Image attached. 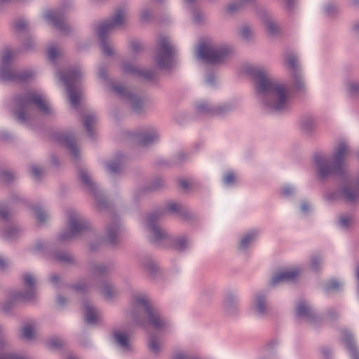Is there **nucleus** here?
<instances>
[{
    "instance_id": "f257e3e1",
    "label": "nucleus",
    "mask_w": 359,
    "mask_h": 359,
    "mask_svg": "<svg viewBox=\"0 0 359 359\" xmlns=\"http://www.w3.org/2000/svg\"><path fill=\"white\" fill-rule=\"evenodd\" d=\"M245 72L253 78L256 90L266 110L284 112L289 109L292 96L286 84L271 77L268 69L263 65H246Z\"/></svg>"
},
{
    "instance_id": "f03ea898",
    "label": "nucleus",
    "mask_w": 359,
    "mask_h": 359,
    "mask_svg": "<svg viewBox=\"0 0 359 359\" xmlns=\"http://www.w3.org/2000/svg\"><path fill=\"white\" fill-rule=\"evenodd\" d=\"M126 316L129 320L144 328L161 329L168 325L158 309L142 293H137L133 296Z\"/></svg>"
},
{
    "instance_id": "7ed1b4c3",
    "label": "nucleus",
    "mask_w": 359,
    "mask_h": 359,
    "mask_svg": "<svg viewBox=\"0 0 359 359\" xmlns=\"http://www.w3.org/2000/svg\"><path fill=\"white\" fill-rule=\"evenodd\" d=\"M351 154L350 147L345 141L339 142L334 149L332 156L317 154L314 163L320 177L327 176L339 170Z\"/></svg>"
},
{
    "instance_id": "20e7f679",
    "label": "nucleus",
    "mask_w": 359,
    "mask_h": 359,
    "mask_svg": "<svg viewBox=\"0 0 359 359\" xmlns=\"http://www.w3.org/2000/svg\"><path fill=\"white\" fill-rule=\"evenodd\" d=\"M36 107L44 114L51 111V107L46 99L41 93L32 91L16 100L15 109L16 119L20 123L27 122L29 118L34 116Z\"/></svg>"
},
{
    "instance_id": "39448f33",
    "label": "nucleus",
    "mask_w": 359,
    "mask_h": 359,
    "mask_svg": "<svg viewBox=\"0 0 359 359\" xmlns=\"http://www.w3.org/2000/svg\"><path fill=\"white\" fill-rule=\"evenodd\" d=\"M231 50L227 47H219L210 40L199 43L196 50V56L208 63H219L230 54Z\"/></svg>"
},
{
    "instance_id": "423d86ee",
    "label": "nucleus",
    "mask_w": 359,
    "mask_h": 359,
    "mask_svg": "<svg viewBox=\"0 0 359 359\" xmlns=\"http://www.w3.org/2000/svg\"><path fill=\"white\" fill-rule=\"evenodd\" d=\"M127 21V13L123 9L116 11L114 17L109 21L100 24L97 28V35L102 40L100 46L103 53L106 55H111L114 53L111 43L104 40L105 35L111 30L120 27Z\"/></svg>"
},
{
    "instance_id": "0eeeda50",
    "label": "nucleus",
    "mask_w": 359,
    "mask_h": 359,
    "mask_svg": "<svg viewBox=\"0 0 359 359\" xmlns=\"http://www.w3.org/2000/svg\"><path fill=\"white\" fill-rule=\"evenodd\" d=\"M82 72L79 68L70 69L64 75L59 74V79L67 88L69 100L71 104L76 107L81 100V93L76 86L82 77Z\"/></svg>"
},
{
    "instance_id": "6e6552de",
    "label": "nucleus",
    "mask_w": 359,
    "mask_h": 359,
    "mask_svg": "<svg viewBox=\"0 0 359 359\" xmlns=\"http://www.w3.org/2000/svg\"><path fill=\"white\" fill-rule=\"evenodd\" d=\"M67 229L60 235L59 239L67 241L81 233L88 227L86 220L74 210H69L67 212Z\"/></svg>"
},
{
    "instance_id": "1a4fd4ad",
    "label": "nucleus",
    "mask_w": 359,
    "mask_h": 359,
    "mask_svg": "<svg viewBox=\"0 0 359 359\" xmlns=\"http://www.w3.org/2000/svg\"><path fill=\"white\" fill-rule=\"evenodd\" d=\"M175 48L166 36H161L159 39L155 62L159 67H168L174 60Z\"/></svg>"
},
{
    "instance_id": "9d476101",
    "label": "nucleus",
    "mask_w": 359,
    "mask_h": 359,
    "mask_svg": "<svg viewBox=\"0 0 359 359\" xmlns=\"http://www.w3.org/2000/svg\"><path fill=\"white\" fill-rule=\"evenodd\" d=\"M161 218V214L150 215L144 221V227L149 233L151 241L157 245H161L169 240L168 233L162 229L157 221Z\"/></svg>"
},
{
    "instance_id": "9b49d317",
    "label": "nucleus",
    "mask_w": 359,
    "mask_h": 359,
    "mask_svg": "<svg viewBox=\"0 0 359 359\" xmlns=\"http://www.w3.org/2000/svg\"><path fill=\"white\" fill-rule=\"evenodd\" d=\"M22 280L25 287V291L15 296V299L20 301L27 302L34 300L37 297L36 285L37 278L31 273H26L22 276Z\"/></svg>"
},
{
    "instance_id": "f8f14e48",
    "label": "nucleus",
    "mask_w": 359,
    "mask_h": 359,
    "mask_svg": "<svg viewBox=\"0 0 359 359\" xmlns=\"http://www.w3.org/2000/svg\"><path fill=\"white\" fill-rule=\"evenodd\" d=\"M251 312L257 317H264L269 311V304L266 295L259 292L255 295L251 303Z\"/></svg>"
},
{
    "instance_id": "ddd939ff",
    "label": "nucleus",
    "mask_w": 359,
    "mask_h": 359,
    "mask_svg": "<svg viewBox=\"0 0 359 359\" xmlns=\"http://www.w3.org/2000/svg\"><path fill=\"white\" fill-rule=\"evenodd\" d=\"M116 93L126 98L129 102L133 111L140 113L143 109L144 102L140 97L129 93L124 87L116 86L114 88Z\"/></svg>"
},
{
    "instance_id": "4468645a",
    "label": "nucleus",
    "mask_w": 359,
    "mask_h": 359,
    "mask_svg": "<svg viewBox=\"0 0 359 359\" xmlns=\"http://www.w3.org/2000/svg\"><path fill=\"white\" fill-rule=\"evenodd\" d=\"M301 272L302 271L299 268H291L278 271L273 275L271 284L276 285L281 283L294 280Z\"/></svg>"
},
{
    "instance_id": "2eb2a0df",
    "label": "nucleus",
    "mask_w": 359,
    "mask_h": 359,
    "mask_svg": "<svg viewBox=\"0 0 359 359\" xmlns=\"http://www.w3.org/2000/svg\"><path fill=\"white\" fill-rule=\"evenodd\" d=\"M197 109L198 112L201 114L211 116H221L231 111L233 107L229 104H224L215 108H212L208 102L204 101L198 104Z\"/></svg>"
},
{
    "instance_id": "dca6fc26",
    "label": "nucleus",
    "mask_w": 359,
    "mask_h": 359,
    "mask_svg": "<svg viewBox=\"0 0 359 359\" xmlns=\"http://www.w3.org/2000/svg\"><path fill=\"white\" fill-rule=\"evenodd\" d=\"M83 309L84 318L87 323L95 325L101 321V313L90 302L85 303Z\"/></svg>"
},
{
    "instance_id": "f3484780",
    "label": "nucleus",
    "mask_w": 359,
    "mask_h": 359,
    "mask_svg": "<svg viewBox=\"0 0 359 359\" xmlns=\"http://www.w3.org/2000/svg\"><path fill=\"white\" fill-rule=\"evenodd\" d=\"M158 139V131L154 128H145L137 135V141L142 145H148Z\"/></svg>"
},
{
    "instance_id": "a211bd4d",
    "label": "nucleus",
    "mask_w": 359,
    "mask_h": 359,
    "mask_svg": "<svg viewBox=\"0 0 359 359\" xmlns=\"http://www.w3.org/2000/svg\"><path fill=\"white\" fill-rule=\"evenodd\" d=\"M296 315L298 318L311 322L313 318V313L311 307L304 302H299L296 307Z\"/></svg>"
},
{
    "instance_id": "6ab92c4d",
    "label": "nucleus",
    "mask_w": 359,
    "mask_h": 359,
    "mask_svg": "<svg viewBox=\"0 0 359 359\" xmlns=\"http://www.w3.org/2000/svg\"><path fill=\"white\" fill-rule=\"evenodd\" d=\"M122 71L126 74H131L135 76H142L147 79H151L153 75L152 72H144L137 66L129 63L123 64Z\"/></svg>"
},
{
    "instance_id": "aec40b11",
    "label": "nucleus",
    "mask_w": 359,
    "mask_h": 359,
    "mask_svg": "<svg viewBox=\"0 0 359 359\" xmlns=\"http://www.w3.org/2000/svg\"><path fill=\"white\" fill-rule=\"evenodd\" d=\"M113 337L116 344L123 350L130 349V341L128 334L123 331L116 330L113 333Z\"/></svg>"
},
{
    "instance_id": "412c9836",
    "label": "nucleus",
    "mask_w": 359,
    "mask_h": 359,
    "mask_svg": "<svg viewBox=\"0 0 359 359\" xmlns=\"http://www.w3.org/2000/svg\"><path fill=\"white\" fill-rule=\"evenodd\" d=\"M341 197L346 203H355L359 200V191L350 187H345L341 190Z\"/></svg>"
},
{
    "instance_id": "4be33fe9",
    "label": "nucleus",
    "mask_w": 359,
    "mask_h": 359,
    "mask_svg": "<svg viewBox=\"0 0 359 359\" xmlns=\"http://www.w3.org/2000/svg\"><path fill=\"white\" fill-rule=\"evenodd\" d=\"M258 231L257 230H250L245 233L241 238L239 243V248L245 250L250 247L257 239Z\"/></svg>"
},
{
    "instance_id": "5701e85b",
    "label": "nucleus",
    "mask_w": 359,
    "mask_h": 359,
    "mask_svg": "<svg viewBox=\"0 0 359 359\" xmlns=\"http://www.w3.org/2000/svg\"><path fill=\"white\" fill-rule=\"evenodd\" d=\"M343 340L347 347H348L351 355L353 359H359V353H358L355 345L354 341L352 338V335L350 332L345 330L343 332Z\"/></svg>"
},
{
    "instance_id": "b1692460",
    "label": "nucleus",
    "mask_w": 359,
    "mask_h": 359,
    "mask_svg": "<svg viewBox=\"0 0 359 359\" xmlns=\"http://www.w3.org/2000/svg\"><path fill=\"white\" fill-rule=\"evenodd\" d=\"M121 229L118 224H112L107 227L106 236L109 243H114L119 237Z\"/></svg>"
},
{
    "instance_id": "393cba45",
    "label": "nucleus",
    "mask_w": 359,
    "mask_h": 359,
    "mask_svg": "<svg viewBox=\"0 0 359 359\" xmlns=\"http://www.w3.org/2000/svg\"><path fill=\"white\" fill-rule=\"evenodd\" d=\"M266 32L270 36H277L280 32L278 23L271 18H266L264 21Z\"/></svg>"
},
{
    "instance_id": "a878e982",
    "label": "nucleus",
    "mask_w": 359,
    "mask_h": 359,
    "mask_svg": "<svg viewBox=\"0 0 359 359\" xmlns=\"http://www.w3.org/2000/svg\"><path fill=\"white\" fill-rule=\"evenodd\" d=\"M100 291L106 299H111L118 294V291L109 283H104L100 287Z\"/></svg>"
},
{
    "instance_id": "bb28decb",
    "label": "nucleus",
    "mask_w": 359,
    "mask_h": 359,
    "mask_svg": "<svg viewBox=\"0 0 359 359\" xmlns=\"http://www.w3.org/2000/svg\"><path fill=\"white\" fill-rule=\"evenodd\" d=\"M45 19L50 23L57 27L60 29H63L65 26L64 20L53 11L47 12L44 15Z\"/></svg>"
},
{
    "instance_id": "cd10ccee",
    "label": "nucleus",
    "mask_w": 359,
    "mask_h": 359,
    "mask_svg": "<svg viewBox=\"0 0 359 359\" xmlns=\"http://www.w3.org/2000/svg\"><path fill=\"white\" fill-rule=\"evenodd\" d=\"M291 82L292 88L297 90L304 89L305 86L304 81L299 72L291 73Z\"/></svg>"
},
{
    "instance_id": "c85d7f7f",
    "label": "nucleus",
    "mask_w": 359,
    "mask_h": 359,
    "mask_svg": "<svg viewBox=\"0 0 359 359\" xmlns=\"http://www.w3.org/2000/svg\"><path fill=\"white\" fill-rule=\"evenodd\" d=\"M285 65L292 71V72H299L297 57L292 53L285 55Z\"/></svg>"
},
{
    "instance_id": "c756f323",
    "label": "nucleus",
    "mask_w": 359,
    "mask_h": 359,
    "mask_svg": "<svg viewBox=\"0 0 359 359\" xmlns=\"http://www.w3.org/2000/svg\"><path fill=\"white\" fill-rule=\"evenodd\" d=\"M353 224L354 219L351 215H342L339 218L338 225L342 229H347L351 227Z\"/></svg>"
},
{
    "instance_id": "7c9ffc66",
    "label": "nucleus",
    "mask_w": 359,
    "mask_h": 359,
    "mask_svg": "<svg viewBox=\"0 0 359 359\" xmlns=\"http://www.w3.org/2000/svg\"><path fill=\"white\" fill-rule=\"evenodd\" d=\"M83 122L86 130L90 135L96 122L95 116L91 113L86 114L83 117Z\"/></svg>"
},
{
    "instance_id": "2f4dec72",
    "label": "nucleus",
    "mask_w": 359,
    "mask_h": 359,
    "mask_svg": "<svg viewBox=\"0 0 359 359\" xmlns=\"http://www.w3.org/2000/svg\"><path fill=\"white\" fill-rule=\"evenodd\" d=\"M36 332L35 325L32 324H27L22 329V337L27 340L32 339Z\"/></svg>"
},
{
    "instance_id": "473e14b6",
    "label": "nucleus",
    "mask_w": 359,
    "mask_h": 359,
    "mask_svg": "<svg viewBox=\"0 0 359 359\" xmlns=\"http://www.w3.org/2000/svg\"><path fill=\"white\" fill-rule=\"evenodd\" d=\"M302 128L306 132L311 131L316 126V121L311 117H305L302 120Z\"/></svg>"
},
{
    "instance_id": "72a5a7b5",
    "label": "nucleus",
    "mask_w": 359,
    "mask_h": 359,
    "mask_svg": "<svg viewBox=\"0 0 359 359\" xmlns=\"http://www.w3.org/2000/svg\"><path fill=\"white\" fill-rule=\"evenodd\" d=\"M80 180L86 188H91L93 182L88 172L86 170H81L79 172Z\"/></svg>"
},
{
    "instance_id": "f704fd0d",
    "label": "nucleus",
    "mask_w": 359,
    "mask_h": 359,
    "mask_svg": "<svg viewBox=\"0 0 359 359\" xmlns=\"http://www.w3.org/2000/svg\"><path fill=\"white\" fill-rule=\"evenodd\" d=\"M240 36L243 39L249 41L253 38L254 32L250 27L248 25H245L243 26L240 29Z\"/></svg>"
},
{
    "instance_id": "c9c22d12",
    "label": "nucleus",
    "mask_w": 359,
    "mask_h": 359,
    "mask_svg": "<svg viewBox=\"0 0 359 359\" xmlns=\"http://www.w3.org/2000/svg\"><path fill=\"white\" fill-rule=\"evenodd\" d=\"M64 142L67 144L68 149L72 151L74 157H77L79 155V150L74 144V140L70 137H65Z\"/></svg>"
},
{
    "instance_id": "e433bc0d",
    "label": "nucleus",
    "mask_w": 359,
    "mask_h": 359,
    "mask_svg": "<svg viewBox=\"0 0 359 359\" xmlns=\"http://www.w3.org/2000/svg\"><path fill=\"white\" fill-rule=\"evenodd\" d=\"M347 90L351 95H359V81H350L347 83Z\"/></svg>"
},
{
    "instance_id": "4c0bfd02",
    "label": "nucleus",
    "mask_w": 359,
    "mask_h": 359,
    "mask_svg": "<svg viewBox=\"0 0 359 359\" xmlns=\"http://www.w3.org/2000/svg\"><path fill=\"white\" fill-rule=\"evenodd\" d=\"M61 53V50L57 47L50 46L48 50V57L50 61L54 62Z\"/></svg>"
},
{
    "instance_id": "58836bf2",
    "label": "nucleus",
    "mask_w": 359,
    "mask_h": 359,
    "mask_svg": "<svg viewBox=\"0 0 359 359\" xmlns=\"http://www.w3.org/2000/svg\"><path fill=\"white\" fill-rule=\"evenodd\" d=\"M34 216L37 221L40 223L46 222L48 217V215L45 212V210L40 208H36L34 209Z\"/></svg>"
},
{
    "instance_id": "ea45409f",
    "label": "nucleus",
    "mask_w": 359,
    "mask_h": 359,
    "mask_svg": "<svg viewBox=\"0 0 359 359\" xmlns=\"http://www.w3.org/2000/svg\"><path fill=\"white\" fill-rule=\"evenodd\" d=\"M254 1L255 0H239L238 2L237 3L229 4L227 7V10L231 13L238 9V8Z\"/></svg>"
},
{
    "instance_id": "a19ab883",
    "label": "nucleus",
    "mask_w": 359,
    "mask_h": 359,
    "mask_svg": "<svg viewBox=\"0 0 359 359\" xmlns=\"http://www.w3.org/2000/svg\"><path fill=\"white\" fill-rule=\"evenodd\" d=\"M161 346V344L154 339H151L148 343L149 351L154 354H157L160 352Z\"/></svg>"
},
{
    "instance_id": "79ce46f5",
    "label": "nucleus",
    "mask_w": 359,
    "mask_h": 359,
    "mask_svg": "<svg viewBox=\"0 0 359 359\" xmlns=\"http://www.w3.org/2000/svg\"><path fill=\"white\" fill-rule=\"evenodd\" d=\"M188 246V241L184 237L178 238L175 241V248L177 250H183Z\"/></svg>"
},
{
    "instance_id": "37998d69",
    "label": "nucleus",
    "mask_w": 359,
    "mask_h": 359,
    "mask_svg": "<svg viewBox=\"0 0 359 359\" xmlns=\"http://www.w3.org/2000/svg\"><path fill=\"white\" fill-rule=\"evenodd\" d=\"M0 359H27V358L20 353L7 352L0 356Z\"/></svg>"
},
{
    "instance_id": "c03bdc74",
    "label": "nucleus",
    "mask_w": 359,
    "mask_h": 359,
    "mask_svg": "<svg viewBox=\"0 0 359 359\" xmlns=\"http://www.w3.org/2000/svg\"><path fill=\"white\" fill-rule=\"evenodd\" d=\"M120 168V163L116 161L109 162L106 165V170L111 173L118 172Z\"/></svg>"
},
{
    "instance_id": "a18cd8bd",
    "label": "nucleus",
    "mask_w": 359,
    "mask_h": 359,
    "mask_svg": "<svg viewBox=\"0 0 359 359\" xmlns=\"http://www.w3.org/2000/svg\"><path fill=\"white\" fill-rule=\"evenodd\" d=\"M144 271L151 276H154L157 271V267L154 263H149L144 266Z\"/></svg>"
},
{
    "instance_id": "49530a36",
    "label": "nucleus",
    "mask_w": 359,
    "mask_h": 359,
    "mask_svg": "<svg viewBox=\"0 0 359 359\" xmlns=\"http://www.w3.org/2000/svg\"><path fill=\"white\" fill-rule=\"evenodd\" d=\"M320 264H321V259L319 256L315 255L311 257V269L313 271H317L319 269Z\"/></svg>"
},
{
    "instance_id": "de8ad7c7",
    "label": "nucleus",
    "mask_w": 359,
    "mask_h": 359,
    "mask_svg": "<svg viewBox=\"0 0 359 359\" xmlns=\"http://www.w3.org/2000/svg\"><path fill=\"white\" fill-rule=\"evenodd\" d=\"M341 283L336 280H330L326 285L327 290H338L341 287Z\"/></svg>"
},
{
    "instance_id": "09e8293b",
    "label": "nucleus",
    "mask_w": 359,
    "mask_h": 359,
    "mask_svg": "<svg viewBox=\"0 0 359 359\" xmlns=\"http://www.w3.org/2000/svg\"><path fill=\"white\" fill-rule=\"evenodd\" d=\"M151 13L147 8H144L140 13V18L142 21H148L151 18Z\"/></svg>"
},
{
    "instance_id": "8fccbe9b",
    "label": "nucleus",
    "mask_w": 359,
    "mask_h": 359,
    "mask_svg": "<svg viewBox=\"0 0 359 359\" xmlns=\"http://www.w3.org/2000/svg\"><path fill=\"white\" fill-rule=\"evenodd\" d=\"M18 232V229L17 228L12 227L4 232V236L7 239H11L13 238L17 234Z\"/></svg>"
},
{
    "instance_id": "3c124183",
    "label": "nucleus",
    "mask_w": 359,
    "mask_h": 359,
    "mask_svg": "<svg viewBox=\"0 0 359 359\" xmlns=\"http://www.w3.org/2000/svg\"><path fill=\"white\" fill-rule=\"evenodd\" d=\"M235 175L231 172H227L224 177V181L226 184H231L235 182Z\"/></svg>"
},
{
    "instance_id": "603ef678",
    "label": "nucleus",
    "mask_w": 359,
    "mask_h": 359,
    "mask_svg": "<svg viewBox=\"0 0 359 359\" xmlns=\"http://www.w3.org/2000/svg\"><path fill=\"white\" fill-rule=\"evenodd\" d=\"M42 172H43L42 169L36 165H33L31 168L32 175L33 176V177H34L36 179L39 178L41 176V175L42 174Z\"/></svg>"
},
{
    "instance_id": "864d4df0",
    "label": "nucleus",
    "mask_w": 359,
    "mask_h": 359,
    "mask_svg": "<svg viewBox=\"0 0 359 359\" xmlns=\"http://www.w3.org/2000/svg\"><path fill=\"white\" fill-rule=\"evenodd\" d=\"M15 29L18 31H22L25 29L27 27V23L23 20H20L15 22Z\"/></svg>"
},
{
    "instance_id": "5fc2aeb1",
    "label": "nucleus",
    "mask_w": 359,
    "mask_h": 359,
    "mask_svg": "<svg viewBox=\"0 0 359 359\" xmlns=\"http://www.w3.org/2000/svg\"><path fill=\"white\" fill-rule=\"evenodd\" d=\"M107 269L105 266L103 265H97L94 269V273L97 274H102L106 273Z\"/></svg>"
},
{
    "instance_id": "6e6d98bb",
    "label": "nucleus",
    "mask_w": 359,
    "mask_h": 359,
    "mask_svg": "<svg viewBox=\"0 0 359 359\" xmlns=\"http://www.w3.org/2000/svg\"><path fill=\"white\" fill-rule=\"evenodd\" d=\"M48 346L50 347V348H57L59 346H61L62 343L60 342V341H59L58 339H50L48 342Z\"/></svg>"
},
{
    "instance_id": "4d7b16f0",
    "label": "nucleus",
    "mask_w": 359,
    "mask_h": 359,
    "mask_svg": "<svg viewBox=\"0 0 359 359\" xmlns=\"http://www.w3.org/2000/svg\"><path fill=\"white\" fill-rule=\"evenodd\" d=\"M282 193L285 196H289L294 193V189L290 186H285L283 187Z\"/></svg>"
},
{
    "instance_id": "13d9d810",
    "label": "nucleus",
    "mask_w": 359,
    "mask_h": 359,
    "mask_svg": "<svg viewBox=\"0 0 359 359\" xmlns=\"http://www.w3.org/2000/svg\"><path fill=\"white\" fill-rule=\"evenodd\" d=\"M12 57V53L10 50H6L2 55V60L4 64L8 62Z\"/></svg>"
},
{
    "instance_id": "bf43d9fd",
    "label": "nucleus",
    "mask_w": 359,
    "mask_h": 359,
    "mask_svg": "<svg viewBox=\"0 0 359 359\" xmlns=\"http://www.w3.org/2000/svg\"><path fill=\"white\" fill-rule=\"evenodd\" d=\"M236 309V304L233 305L231 303L228 302L225 305L226 311L229 314L233 313Z\"/></svg>"
},
{
    "instance_id": "052dcab7",
    "label": "nucleus",
    "mask_w": 359,
    "mask_h": 359,
    "mask_svg": "<svg viewBox=\"0 0 359 359\" xmlns=\"http://www.w3.org/2000/svg\"><path fill=\"white\" fill-rule=\"evenodd\" d=\"M204 19V15L200 13V12H196L194 13V20L196 22V23H199L201 22H202Z\"/></svg>"
},
{
    "instance_id": "680f3d73",
    "label": "nucleus",
    "mask_w": 359,
    "mask_h": 359,
    "mask_svg": "<svg viewBox=\"0 0 359 359\" xmlns=\"http://www.w3.org/2000/svg\"><path fill=\"white\" fill-rule=\"evenodd\" d=\"M58 259L61 262H64L66 263L72 262V259L71 256L68 254H64L58 257Z\"/></svg>"
},
{
    "instance_id": "e2e57ef3",
    "label": "nucleus",
    "mask_w": 359,
    "mask_h": 359,
    "mask_svg": "<svg viewBox=\"0 0 359 359\" xmlns=\"http://www.w3.org/2000/svg\"><path fill=\"white\" fill-rule=\"evenodd\" d=\"M130 48H131V50L133 52H136L139 49H140L141 46L138 43H137V42H133V43H131Z\"/></svg>"
},
{
    "instance_id": "0e129e2a",
    "label": "nucleus",
    "mask_w": 359,
    "mask_h": 359,
    "mask_svg": "<svg viewBox=\"0 0 359 359\" xmlns=\"http://www.w3.org/2000/svg\"><path fill=\"white\" fill-rule=\"evenodd\" d=\"M60 280L59 276L54 274L50 276V281L53 285H56Z\"/></svg>"
},
{
    "instance_id": "69168bd1",
    "label": "nucleus",
    "mask_w": 359,
    "mask_h": 359,
    "mask_svg": "<svg viewBox=\"0 0 359 359\" xmlns=\"http://www.w3.org/2000/svg\"><path fill=\"white\" fill-rule=\"evenodd\" d=\"M309 208L310 205L306 202H304L301 205V210L304 212H307L309 210Z\"/></svg>"
},
{
    "instance_id": "338daca9",
    "label": "nucleus",
    "mask_w": 359,
    "mask_h": 359,
    "mask_svg": "<svg viewBox=\"0 0 359 359\" xmlns=\"http://www.w3.org/2000/svg\"><path fill=\"white\" fill-rule=\"evenodd\" d=\"M8 213L5 210H0V217L2 218H7Z\"/></svg>"
},
{
    "instance_id": "774afa93",
    "label": "nucleus",
    "mask_w": 359,
    "mask_h": 359,
    "mask_svg": "<svg viewBox=\"0 0 359 359\" xmlns=\"http://www.w3.org/2000/svg\"><path fill=\"white\" fill-rule=\"evenodd\" d=\"M169 209L173 211H175L178 209V205L175 203H172L169 205Z\"/></svg>"
}]
</instances>
